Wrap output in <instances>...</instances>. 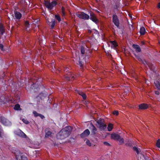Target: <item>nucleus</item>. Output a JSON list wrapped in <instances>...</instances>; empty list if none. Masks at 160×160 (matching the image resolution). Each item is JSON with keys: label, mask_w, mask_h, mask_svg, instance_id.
Returning <instances> with one entry per match:
<instances>
[{"label": "nucleus", "mask_w": 160, "mask_h": 160, "mask_svg": "<svg viewBox=\"0 0 160 160\" xmlns=\"http://www.w3.org/2000/svg\"><path fill=\"white\" fill-rule=\"evenodd\" d=\"M71 128L70 126L62 128L57 135L58 139L63 140L68 137L71 133Z\"/></svg>", "instance_id": "f257e3e1"}, {"label": "nucleus", "mask_w": 160, "mask_h": 160, "mask_svg": "<svg viewBox=\"0 0 160 160\" xmlns=\"http://www.w3.org/2000/svg\"><path fill=\"white\" fill-rule=\"evenodd\" d=\"M96 125L101 131H104L107 128V125L105 123L104 119L100 118L96 120Z\"/></svg>", "instance_id": "f03ea898"}, {"label": "nucleus", "mask_w": 160, "mask_h": 160, "mask_svg": "<svg viewBox=\"0 0 160 160\" xmlns=\"http://www.w3.org/2000/svg\"><path fill=\"white\" fill-rule=\"evenodd\" d=\"M58 3L60 4L58 2V0H55L50 2L47 0H45L44 4L46 8L49 10H52L53 7L55 6Z\"/></svg>", "instance_id": "7ed1b4c3"}, {"label": "nucleus", "mask_w": 160, "mask_h": 160, "mask_svg": "<svg viewBox=\"0 0 160 160\" xmlns=\"http://www.w3.org/2000/svg\"><path fill=\"white\" fill-rule=\"evenodd\" d=\"M0 122L3 125L5 126H9L11 125V122L8 120L3 116H1L0 117Z\"/></svg>", "instance_id": "20e7f679"}, {"label": "nucleus", "mask_w": 160, "mask_h": 160, "mask_svg": "<svg viewBox=\"0 0 160 160\" xmlns=\"http://www.w3.org/2000/svg\"><path fill=\"white\" fill-rule=\"evenodd\" d=\"M13 150L12 152L14 153L17 160H21V158L22 156V153L17 148H15Z\"/></svg>", "instance_id": "39448f33"}, {"label": "nucleus", "mask_w": 160, "mask_h": 160, "mask_svg": "<svg viewBox=\"0 0 160 160\" xmlns=\"http://www.w3.org/2000/svg\"><path fill=\"white\" fill-rule=\"evenodd\" d=\"M76 15L78 17L84 20H88L89 18V16L83 12L76 13Z\"/></svg>", "instance_id": "423d86ee"}, {"label": "nucleus", "mask_w": 160, "mask_h": 160, "mask_svg": "<svg viewBox=\"0 0 160 160\" xmlns=\"http://www.w3.org/2000/svg\"><path fill=\"white\" fill-rule=\"evenodd\" d=\"M137 58L139 61H141L146 67L148 66L151 70H152V64L149 62H146L144 59H141L139 57L137 56Z\"/></svg>", "instance_id": "0eeeda50"}, {"label": "nucleus", "mask_w": 160, "mask_h": 160, "mask_svg": "<svg viewBox=\"0 0 160 160\" xmlns=\"http://www.w3.org/2000/svg\"><path fill=\"white\" fill-rule=\"evenodd\" d=\"M14 133L16 135L22 138H25L27 137L26 135L19 129L15 130Z\"/></svg>", "instance_id": "6e6552de"}, {"label": "nucleus", "mask_w": 160, "mask_h": 160, "mask_svg": "<svg viewBox=\"0 0 160 160\" xmlns=\"http://www.w3.org/2000/svg\"><path fill=\"white\" fill-rule=\"evenodd\" d=\"M89 18L96 23L98 22V20L95 14L93 12H90Z\"/></svg>", "instance_id": "1a4fd4ad"}, {"label": "nucleus", "mask_w": 160, "mask_h": 160, "mask_svg": "<svg viewBox=\"0 0 160 160\" xmlns=\"http://www.w3.org/2000/svg\"><path fill=\"white\" fill-rule=\"evenodd\" d=\"M65 78L67 80L70 81L73 80L75 78V77L73 75V74L71 73L70 72H68L65 76Z\"/></svg>", "instance_id": "9d476101"}, {"label": "nucleus", "mask_w": 160, "mask_h": 160, "mask_svg": "<svg viewBox=\"0 0 160 160\" xmlns=\"http://www.w3.org/2000/svg\"><path fill=\"white\" fill-rule=\"evenodd\" d=\"M89 129L91 130L92 135H95L96 134L97 129L92 123L90 125Z\"/></svg>", "instance_id": "9b49d317"}, {"label": "nucleus", "mask_w": 160, "mask_h": 160, "mask_svg": "<svg viewBox=\"0 0 160 160\" xmlns=\"http://www.w3.org/2000/svg\"><path fill=\"white\" fill-rule=\"evenodd\" d=\"M112 19L113 22L115 25L117 27H118L119 26V22L117 15H113L112 16Z\"/></svg>", "instance_id": "f8f14e48"}, {"label": "nucleus", "mask_w": 160, "mask_h": 160, "mask_svg": "<svg viewBox=\"0 0 160 160\" xmlns=\"http://www.w3.org/2000/svg\"><path fill=\"white\" fill-rule=\"evenodd\" d=\"M90 134V132L88 129H86L80 135L81 138H83L88 137Z\"/></svg>", "instance_id": "ddd939ff"}, {"label": "nucleus", "mask_w": 160, "mask_h": 160, "mask_svg": "<svg viewBox=\"0 0 160 160\" xmlns=\"http://www.w3.org/2000/svg\"><path fill=\"white\" fill-rule=\"evenodd\" d=\"M91 52L90 50H88L85 53V62H88V59L91 56Z\"/></svg>", "instance_id": "4468645a"}, {"label": "nucleus", "mask_w": 160, "mask_h": 160, "mask_svg": "<svg viewBox=\"0 0 160 160\" xmlns=\"http://www.w3.org/2000/svg\"><path fill=\"white\" fill-rule=\"evenodd\" d=\"M45 137L46 138H48L51 137L52 134V132L51 131V129L49 128H47L45 130Z\"/></svg>", "instance_id": "2eb2a0df"}, {"label": "nucleus", "mask_w": 160, "mask_h": 160, "mask_svg": "<svg viewBox=\"0 0 160 160\" xmlns=\"http://www.w3.org/2000/svg\"><path fill=\"white\" fill-rule=\"evenodd\" d=\"M14 14L15 18L19 20L22 17V14L20 12L15 11Z\"/></svg>", "instance_id": "dca6fc26"}, {"label": "nucleus", "mask_w": 160, "mask_h": 160, "mask_svg": "<svg viewBox=\"0 0 160 160\" xmlns=\"http://www.w3.org/2000/svg\"><path fill=\"white\" fill-rule=\"evenodd\" d=\"M54 61H52V62L51 64L49 65L48 67H49V68H52V72L55 71L56 70V68L55 67V64H54Z\"/></svg>", "instance_id": "f3484780"}, {"label": "nucleus", "mask_w": 160, "mask_h": 160, "mask_svg": "<svg viewBox=\"0 0 160 160\" xmlns=\"http://www.w3.org/2000/svg\"><path fill=\"white\" fill-rule=\"evenodd\" d=\"M5 32V28L0 23V35H2Z\"/></svg>", "instance_id": "a211bd4d"}, {"label": "nucleus", "mask_w": 160, "mask_h": 160, "mask_svg": "<svg viewBox=\"0 0 160 160\" xmlns=\"http://www.w3.org/2000/svg\"><path fill=\"white\" fill-rule=\"evenodd\" d=\"M120 136L116 133H113L111 134V138L114 140H118Z\"/></svg>", "instance_id": "6ab92c4d"}, {"label": "nucleus", "mask_w": 160, "mask_h": 160, "mask_svg": "<svg viewBox=\"0 0 160 160\" xmlns=\"http://www.w3.org/2000/svg\"><path fill=\"white\" fill-rule=\"evenodd\" d=\"M110 43L112 44L111 48L114 49L118 46V44L115 41H111Z\"/></svg>", "instance_id": "aec40b11"}, {"label": "nucleus", "mask_w": 160, "mask_h": 160, "mask_svg": "<svg viewBox=\"0 0 160 160\" xmlns=\"http://www.w3.org/2000/svg\"><path fill=\"white\" fill-rule=\"evenodd\" d=\"M148 107V105L144 103L141 104L139 106V108L141 109H147Z\"/></svg>", "instance_id": "412c9836"}, {"label": "nucleus", "mask_w": 160, "mask_h": 160, "mask_svg": "<svg viewBox=\"0 0 160 160\" xmlns=\"http://www.w3.org/2000/svg\"><path fill=\"white\" fill-rule=\"evenodd\" d=\"M31 88L32 89H36L38 90V88H39V86L37 82L33 83V84L31 85Z\"/></svg>", "instance_id": "4be33fe9"}, {"label": "nucleus", "mask_w": 160, "mask_h": 160, "mask_svg": "<svg viewBox=\"0 0 160 160\" xmlns=\"http://www.w3.org/2000/svg\"><path fill=\"white\" fill-rule=\"evenodd\" d=\"M133 150L135 151L137 154L138 155V157L140 156V154H142L141 152V151L139 150V149L137 147H133Z\"/></svg>", "instance_id": "5701e85b"}, {"label": "nucleus", "mask_w": 160, "mask_h": 160, "mask_svg": "<svg viewBox=\"0 0 160 160\" xmlns=\"http://www.w3.org/2000/svg\"><path fill=\"white\" fill-rule=\"evenodd\" d=\"M132 46L133 48L135 49V50L137 52H139L141 51L140 48L138 45H133Z\"/></svg>", "instance_id": "b1692460"}, {"label": "nucleus", "mask_w": 160, "mask_h": 160, "mask_svg": "<svg viewBox=\"0 0 160 160\" xmlns=\"http://www.w3.org/2000/svg\"><path fill=\"white\" fill-rule=\"evenodd\" d=\"M80 52L82 56H83L85 53V48L83 46H81L80 48Z\"/></svg>", "instance_id": "393cba45"}, {"label": "nucleus", "mask_w": 160, "mask_h": 160, "mask_svg": "<svg viewBox=\"0 0 160 160\" xmlns=\"http://www.w3.org/2000/svg\"><path fill=\"white\" fill-rule=\"evenodd\" d=\"M138 160H149L146 158L142 154H140V156L138 157Z\"/></svg>", "instance_id": "a878e982"}, {"label": "nucleus", "mask_w": 160, "mask_h": 160, "mask_svg": "<svg viewBox=\"0 0 160 160\" xmlns=\"http://www.w3.org/2000/svg\"><path fill=\"white\" fill-rule=\"evenodd\" d=\"M140 33L141 35H144L146 32L145 29L144 27H142L140 29Z\"/></svg>", "instance_id": "bb28decb"}, {"label": "nucleus", "mask_w": 160, "mask_h": 160, "mask_svg": "<svg viewBox=\"0 0 160 160\" xmlns=\"http://www.w3.org/2000/svg\"><path fill=\"white\" fill-rule=\"evenodd\" d=\"M0 101L4 103H6V102L7 101V99L6 98H5L4 96H1L0 97Z\"/></svg>", "instance_id": "cd10ccee"}, {"label": "nucleus", "mask_w": 160, "mask_h": 160, "mask_svg": "<svg viewBox=\"0 0 160 160\" xmlns=\"http://www.w3.org/2000/svg\"><path fill=\"white\" fill-rule=\"evenodd\" d=\"M113 128V124H111V123H109L107 128L108 131H111L112 130V128Z\"/></svg>", "instance_id": "c85d7f7f"}, {"label": "nucleus", "mask_w": 160, "mask_h": 160, "mask_svg": "<svg viewBox=\"0 0 160 160\" xmlns=\"http://www.w3.org/2000/svg\"><path fill=\"white\" fill-rule=\"evenodd\" d=\"M156 86L158 88V89L160 90V82H159L157 81L155 82Z\"/></svg>", "instance_id": "c756f323"}, {"label": "nucleus", "mask_w": 160, "mask_h": 160, "mask_svg": "<svg viewBox=\"0 0 160 160\" xmlns=\"http://www.w3.org/2000/svg\"><path fill=\"white\" fill-rule=\"evenodd\" d=\"M14 108L15 110H18L20 108V105L19 104H16L15 105Z\"/></svg>", "instance_id": "7c9ffc66"}, {"label": "nucleus", "mask_w": 160, "mask_h": 160, "mask_svg": "<svg viewBox=\"0 0 160 160\" xmlns=\"http://www.w3.org/2000/svg\"><path fill=\"white\" fill-rule=\"evenodd\" d=\"M52 23L51 24V28L52 29H53L55 25V22L54 19L52 20Z\"/></svg>", "instance_id": "2f4dec72"}, {"label": "nucleus", "mask_w": 160, "mask_h": 160, "mask_svg": "<svg viewBox=\"0 0 160 160\" xmlns=\"http://www.w3.org/2000/svg\"><path fill=\"white\" fill-rule=\"evenodd\" d=\"M78 64L79 65L81 68H83V62L82 61L80 60V59L79 61L78 62Z\"/></svg>", "instance_id": "473e14b6"}, {"label": "nucleus", "mask_w": 160, "mask_h": 160, "mask_svg": "<svg viewBox=\"0 0 160 160\" xmlns=\"http://www.w3.org/2000/svg\"><path fill=\"white\" fill-rule=\"evenodd\" d=\"M32 113L35 117H38V116H39V115L40 114L39 113H37L36 111H33Z\"/></svg>", "instance_id": "72a5a7b5"}, {"label": "nucleus", "mask_w": 160, "mask_h": 160, "mask_svg": "<svg viewBox=\"0 0 160 160\" xmlns=\"http://www.w3.org/2000/svg\"><path fill=\"white\" fill-rule=\"evenodd\" d=\"M62 13L63 16L65 15V8L63 7H62Z\"/></svg>", "instance_id": "f704fd0d"}, {"label": "nucleus", "mask_w": 160, "mask_h": 160, "mask_svg": "<svg viewBox=\"0 0 160 160\" xmlns=\"http://www.w3.org/2000/svg\"><path fill=\"white\" fill-rule=\"evenodd\" d=\"M55 18L56 19H57L59 22H60L61 21V18L59 15H55Z\"/></svg>", "instance_id": "c9c22d12"}, {"label": "nucleus", "mask_w": 160, "mask_h": 160, "mask_svg": "<svg viewBox=\"0 0 160 160\" xmlns=\"http://www.w3.org/2000/svg\"><path fill=\"white\" fill-rule=\"evenodd\" d=\"M118 141H119V142L121 143H123L124 142L123 138H121L120 136L118 140Z\"/></svg>", "instance_id": "e433bc0d"}, {"label": "nucleus", "mask_w": 160, "mask_h": 160, "mask_svg": "<svg viewBox=\"0 0 160 160\" xmlns=\"http://www.w3.org/2000/svg\"><path fill=\"white\" fill-rule=\"evenodd\" d=\"M22 121L24 123L26 124H28L29 123V122L25 118H23Z\"/></svg>", "instance_id": "4c0bfd02"}, {"label": "nucleus", "mask_w": 160, "mask_h": 160, "mask_svg": "<svg viewBox=\"0 0 160 160\" xmlns=\"http://www.w3.org/2000/svg\"><path fill=\"white\" fill-rule=\"evenodd\" d=\"M86 144L87 145L89 146H92V143L90 142L89 140L87 139L86 142Z\"/></svg>", "instance_id": "58836bf2"}, {"label": "nucleus", "mask_w": 160, "mask_h": 160, "mask_svg": "<svg viewBox=\"0 0 160 160\" xmlns=\"http://www.w3.org/2000/svg\"><path fill=\"white\" fill-rule=\"evenodd\" d=\"M156 146L158 148H160V139H159L157 141Z\"/></svg>", "instance_id": "ea45409f"}, {"label": "nucleus", "mask_w": 160, "mask_h": 160, "mask_svg": "<svg viewBox=\"0 0 160 160\" xmlns=\"http://www.w3.org/2000/svg\"><path fill=\"white\" fill-rule=\"evenodd\" d=\"M92 32L94 33L95 34H99L98 32L95 29H92Z\"/></svg>", "instance_id": "a19ab883"}, {"label": "nucleus", "mask_w": 160, "mask_h": 160, "mask_svg": "<svg viewBox=\"0 0 160 160\" xmlns=\"http://www.w3.org/2000/svg\"><path fill=\"white\" fill-rule=\"evenodd\" d=\"M25 25L27 28H28L29 26V22L28 21H26L25 22Z\"/></svg>", "instance_id": "79ce46f5"}, {"label": "nucleus", "mask_w": 160, "mask_h": 160, "mask_svg": "<svg viewBox=\"0 0 160 160\" xmlns=\"http://www.w3.org/2000/svg\"><path fill=\"white\" fill-rule=\"evenodd\" d=\"M21 158V160H27V158L24 155H22Z\"/></svg>", "instance_id": "37998d69"}, {"label": "nucleus", "mask_w": 160, "mask_h": 160, "mask_svg": "<svg viewBox=\"0 0 160 160\" xmlns=\"http://www.w3.org/2000/svg\"><path fill=\"white\" fill-rule=\"evenodd\" d=\"M103 144L107 146H111L110 144L108 142H103Z\"/></svg>", "instance_id": "c03bdc74"}, {"label": "nucleus", "mask_w": 160, "mask_h": 160, "mask_svg": "<svg viewBox=\"0 0 160 160\" xmlns=\"http://www.w3.org/2000/svg\"><path fill=\"white\" fill-rule=\"evenodd\" d=\"M3 134V130L0 127V138L2 137V135Z\"/></svg>", "instance_id": "a18cd8bd"}, {"label": "nucleus", "mask_w": 160, "mask_h": 160, "mask_svg": "<svg viewBox=\"0 0 160 160\" xmlns=\"http://www.w3.org/2000/svg\"><path fill=\"white\" fill-rule=\"evenodd\" d=\"M0 49H1V50L2 51L5 50H4L3 48V45L2 44H0Z\"/></svg>", "instance_id": "49530a36"}, {"label": "nucleus", "mask_w": 160, "mask_h": 160, "mask_svg": "<svg viewBox=\"0 0 160 160\" xmlns=\"http://www.w3.org/2000/svg\"><path fill=\"white\" fill-rule=\"evenodd\" d=\"M113 114L114 115H118V114L119 113L118 111H114L113 112Z\"/></svg>", "instance_id": "de8ad7c7"}, {"label": "nucleus", "mask_w": 160, "mask_h": 160, "mask_svg": "<svg viewBox=\"0 0 160 160\" xmlns=\"http://www.w3.org/2000/svg\"><path fill=\"white\" fill-rule=\"evenodd\" d=\"M81 96L84 99H86V95L84 93V94H82V95H81Z\"/></svg>", "instance_id": "09e8293b"}, {"label": "nucleus", "mask_w": 160, "mask_h": 160, "mask_svg": "<svg viewBox=\"0 0 160 160\" xmlns=\"http://www.w3.org/2000/svg\"><path fill=\"white\" fill-rule=\"evenodd\" d=\"M107 87H108V89H109V88H113V87H114V85L112 84H110V85H108Z\"/></svg>", "instance_id": "8fccbe9b"}, {"label": "nucleus", "mask_w": 160, "mask_h": 160, "mask_svg": "<svg viewBox=\"0 0 160 160\" xmlns=\"http://www.w3.org/2000/svg\"><path fill=\"white\" fill-rule=\"evenodd\" d=\"M39 117H40V118L42 119H43V118H45V117L43 115L41 114H40Z\"/></svg>", "instance_id": "3c124183"}, {"label": "nucleus", "mask_w": 160, "mask_h": 160, "mask_svg": "<svg viewBox=\"0 0 160 160\" xmlns=\"http://www.w3.org/2000/svg\"><path fill=\"white\" fill-rule=\"evenodd\" d=\"M69 70V68H66L64 69V72H67Z\"/></svg>", "instance_id": "603ef678"}, {"label": "nucleus", "mask_w": 160, "mask_h": 160, "mask_svg": "<svg viewBox=\"0 0 160 160\" xmlns=\"http://www.w3.org/2000/svg\"><path fill=\"white\" fill-rule=\"evenodd\" d=\"M78 93L81 96V95H82V94H84V93L81 91H78Z\"/></svg>", "instance_id": "864d4df0"}, {"label": "nucleus", "mask_w": 160, "mask_h": 160, "mask_svg": "<svg viewBox=\"0 0 160 160\" xmlns=\"http://www.w3.org/2000/svg\"><path fill=\"white\" fill-rule=\"evenodd\" d=\"M78 93L81 96V95H82V94H84V93L81 91H78Z\"/></svg>", "instance_id": "5fc2aeb1"}, {"label": "nucleus", "mask_w": 160, "mask_h": 160, "mask_svg": "<svg viewBox=\"0 0 160 160\" xmlns=\"http://www.w3.org/2000/svg\"><path fill=\"white\" fill-rule=\"evenodd\" d=\"M155 94L156 95H158L159 94V92L158 91H156L155 92Z\"/></svg>", "instance_id": "6e6d98bb"}, {"label": "nucleus", "mask_w": 160, "mask_h": 160, "mask_svg": "<svg viewBox=\"0 0 160 160\" xmlns=\"http://www.w3.org/2000/svg\"><path fill=\"white\" fill-rule=\"evenodd\" d=\"M92 30H88V32L90 33H91L92 32Z\"/></svg>", "instance_id": "4d7b16f0"}, {"label": "nucleus", "mask_w": 160, "mask_h": 160, "mask_svg": "<svg viewBox=\"0 0 160 160\" xmlns=\"http://www.w3.org/2000/svg\"><path fill=\"white\" fill-rule=\"evenodd\" d=\"M158 8H160V2L158 3Z\"/></svg>", "instance_id": "13d9d810"}, {"label": "nucleus", "mask_w": 160, "mask_h": 160, "mask_svg": "<svg viewBox=\"0 0 160 160\" xmlns=\"http://www.w3.org/2000/svg\"><path fill=\"white\" fill-rule=\"evenodd\" d=\"M126 145L127 146H129L130 144L129 143H126Z\"/></svg>", "instance_id": "bf43d9fd"}, {"label": "nucleus", "mask_w": 160, "mask_h": 160, "mask_svg": "<svg viewBox=\"0 0 160 160\" xmlns=\"http://www.w3.org/2000/svg\"><path fill=\"white\" fill-rule=\"evenodd\" d=\"M128 16L130 17V13H129V12L128 13Z\"/></svg>", "instance_id": "052dcab7"}, {"label": "nucleus", "mask_w": 160, "mask_h": 160, "mask_svg": "<svg viewBox=\"0 0 160 160\" xmlns=\"http://www.w3.org/2000/svg\"><path fill=\"white\" fill-rule=\"evenodd\" d=\"M142 44H144V42H142Z\"/></svg>", "instance_id": "680f3d73"}, {"label": "nucleus", "mask_w": 160, "mask_h": 160, "mask_svg": "<svg viewBox=\"0 0 160 160\" xmlns=\"http://www.w3.org/2000/svg\"><path fill=\"white\" fill-rule=\"evenodd\" d=\"M130 17H131V19H133L132 18V16H131H131H130Z\"/></svg>", "instance_id": "e2e57ef3"}, {"label": "nucleus", "mask_w": 160, "mask_h": 160, "mask_svg": "<svg viewBox=\"0 0 160 160\" xmlns=\"http://www.w3.org/2000/svg\"><path fill=\"white\" fill-rule=\"evenodd\" d=\"M146 83L148 84V82H147V81H146Z\"/></svg>", "instance_id": "0e129e2a"}, {"label": "nucleus", "mask_w": 160, "mask_h": 160, "mask_svg": "<svg viewBox=\"0 0 160 160\" xmlns=\"http://www.w3.org/2000/svg\"><path fill=\"white\" fill-rule=\"evenodd\" d=\"M132 23H134V22H133L132 21Z\"/></svg>", "instance_id": "69168bd1"}, {"label": "nucleus", "mask_w": 160, "mask_h": 160, "mask_svg": "<svg viewBox=\"0 0 160 160\" xmlns=\"http://www.w3.org/2000/svg\"><path fill=\"white\" fill-rule=\"evenodd\" d=\"M50 68V69H52V68Z\"/></svg>", "instance_id": "338daca9"}, {"label": "nucleus", "mask_w": 160, "mask_h": 160, "mask_svg": "<svg viewBox=\"0 0 160 160\" xmlns=\"http://www.w3.org/2000/svg\"><path fill=\"white\" fill-rule=\"evenodd\" d=\"M159 43L160 44V41H159Z\"/></svg>", "instance_id": "774afa93"}]
</instances>
